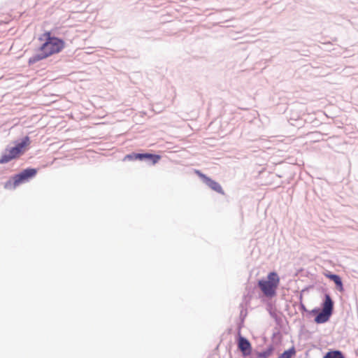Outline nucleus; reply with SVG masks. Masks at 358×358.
I'll list each match as a JSON object with an SVG mask.
<instances>
[{"label": "nucleus", "instance_id": "obj_11", "mask_svg": "<svg viewBox=\"0 0 358 358\" xmlns=\"http://www.w3.org/2000/svg\"><path fill=\"white\" fill-rule=\"evenodd\" d=\"M162 156L159 154L143 152V161L151 165H155L159 162Z\"/></svg>", "mask_w": 358, "mask_h": 358}, {"label": "nucleus", "instance_id": "obj_26", "mask_svg": "<svg viewBox=\"0 0 358 358\" xmlns=\"http://www.w3.org/2000/svg\"><path fill=\"white\" fill-rule=\"evenodd\" d=\"M296 121L300 122V121H301V120H296Z\"/></svg>", "mask_w": 358, "mask_h": 358}, {"label": "nucleus", "instance_id": "obj_13", "mask_svg": "<svg viewBox=\"0 0 358 358\" xmlns=\"http://www.w3.org/2000/svg\"><path fill=\"white\" fill-rule=\"evenodd\" d=\"M275 350V348L273 346V344H270L265 350L261 352L255 351V358H269V357L273 355Z\"/></svg>", "mask_w": 358, "mask_h": 358}, {"label": "nucleus", "instance_id": "obj_12", "mask_svg": "<svg viewBox=\"0 0 358 358\" xmlns=\"http://www.w3.org/2000/svg\"><path fill=\"white\" fill-rule=\"evenodd\" d=\"M259 299H261L262 303L266 304V310L268 311L271 317L276 314L277 309L275 302L272 301L271 299H267L261 295H259Z\"/></svg>", "mask_w": 358, "mask_h": 358}, {"label": "nucleus", "instance_id": "obj_17", "mask_svg": "<svg viewBox=\"0 0 358 358\" xmlns=\"http://www.w3.org/2000/svg\"><path fill=\"white\" fill-rule=\"evenodd\" d=\"M296 353V348L294 345H292L287 350H285L282 353H280L277 358H293L295 357Z\"/></svg>", "mask_w": 358, "mask_h": 358}, {"label": "nucleus", "instance_id": "obj_19", "mask_svg": "<svg viewBox=\"0 0 358 358\" xmlns=\"http://www.w3.org/2000/svg\"><path fill=\"white\" fill-rule=\"evenodd\" d=\"M299 299V309L301 311V313H302V315L303 316H305L306 315L308 309L306 308V306L303 303L302 293H300Z\"/></svg>", "mask_w": 358, "mask_h": 358}, {"label": "nucleus", "instance_id": "obj_22", "mask_svg": "<svg viewBox=\"0 0 358 358\" xmlns=\"http://www.w3.org/2000/svg\"><path fill=\"white\" fill-rule=\"evenodd\" d=\"M240 307L241 308V312H240V320H242V322H244L245 317L248 315V310L245 308H243V303L240 304Z\"/></svg>", "mask_w": 358, "mask_h": 358}, {"label": "nucleus", "instance_id": "obj_14", "mask_svg": "<svg viewBox=\"0 0 358 358\" xmlns=\"http://www.w3.org/2000/svg\"><path fill=\"white\" fill-rule=\"evenodd\" d=\"M322 358H345V354L340 350L329 349Z\"/></svg>", "mask_w": 358, "mask_h": 358}, {"label": "nucleus", "instance_id": "obj_20", "mask_svg": "<svg viewBox=\"0 0 358 358\" xmlns=\"http://www.w3.org/2000/svg\"><path fill=\"white\" fill-rule=\"evenodd\" d=\"M318 290L323 294V296L322 297V301L325 299L326 296H329L331 301H334L332 299L330 293L328 291V289L325 287H320L318 288Z\"/></svg>", "mask_w": 358, "mask_h": 358}, {"label": "nucleus", "instance_id": "obj_5", "mask_svg": "<svg viewBox=\"0 0 358 358\" xmlns=\"http://www.w3.org/2000/svg\"><path fill=\"white\" fill-rule=\"evenodd\" d=\"M38 169L36 168L27 167L22 169L17 173L14 174L4 184L5 189H15L21 184L29 182L37 174Z\"/></svg>", "mask_w": 358, "mask_h": 358}, {"label": "nucleus", "instance_id": "obj_7", "mask_svg": "<svg viewBox=\"0 0 358 358\" xmlns=\"http://www.w3.org/2000/svg\"><path fill=\"white\" fill-rule=\"evenodd\" d=\"M237 348L245 358L250 356L252 352L251 343L246 337L242 335L238 336Z\"/></svg>", "mask_w": 358, "mask_h": 358}, {"label": "nucleus", "instance_id": "obj_18", "mask_svg": "<svg viewBox=\"0 0 358 358\" xmlns=\"http://www.w3.org/2000/svg\"><path fill=\"white\" fill-rule=\"evenodd\" d=\"M150 31L138 29L136 31L135 36L138 38H150Z\"/></svg>", "mask_w": 358, "mask_h": 358}, {"label": "nucleus", "instance_id": "obj_3", "mask_svg": "<svg viewBox=\"0 0 358 358\" xmlns=\"http://www.w3.org/2000/svg\"><path fill=\"white\" fill-rule=\"evenodd\" d=\"M38 40L41 42L40 45L42 50H45L50 56L59 53L66 45L64 40L56 36L52 30L45 31Z\"/></svg>", "mask_w": 358, "mask_h": 358}, {"label": "nucleus", "instance_id": "obj_6", "mask_svg": "<svg viewBox=\"0 0 358 358\" xmlns=\"http://www.w3.org/2000/svg\"><path fill=\"white\" fill-rule=\"evenodd\" d=\"M194 173L199 177L202 182L205 183L208 187H209L212 190L222 195L224 194V191L218 182L212 179L210 177L208 176L200 170L194 169Z\"/></svg>", "mask_w": 358, "mask_h": 358}, {"label": "nucleus", "instance_id": "obj_9", "mask_svg": "<svg viewBox=\"0 0 358 358\" xmlns=\"http://www.w3.org/2000/svg\"><path fill=\"white\" fill-rule=\"evenodd\" d=\"M324 275L327 278H328L331 281L334 282V283L335 284L336 289L338 292H344L345 289H344V286H343V282L342 278L341 277L340 275L333 273L329 271H326L324 273Z\"/></svg>", "mask_w": 358, "mask_h": 358}, {"label": "nucleus", "instance_id": "obj_16", "mask_svg": "<svg viewBox=\"0 0 358 358\" xmlns=\"http://www.w3.org/2000/svg\"><path fill=\"white\" fill-rule=\"evenodd\" d=\"M123 161H143V152H132L129 154H127L124 156Z\"/></svg>", "mask_w": 358, "mask_h": 358}, {"label": "nucleus", "instance_id": "obj_27", "mask_svg": "<svg viewBox=\"0 0 358 358\" xmlns=\"http://www.w3.org/2000/svg\"><path fill=\"white\" fill-rule=\"evenodd\" d=\"M250 358H252V357H250Z\"/></svg>", "mask_w": 358, "mask_h": 358}, {"label": "nucleus", "instance_id": "obj_21", "mask_svg": "<svg viewBox=\"0 0 358 358\" xmlns=\"http://www.w3.org/2000/svg\"><path fill=\"white\" fill-rule=\"evenodd\" d=\"M271 317L274 319L276 325L278 326L280 329H283L282 319L280 316H278L277 315V313L273 315Z\"/></svg>", "mask_w": 358, "mask_h": 358}, {"label": "nucleus", "instance_id": "obj_2", "mask_svg": "<svg viewBox=\"0 0 358 358\" xmlns=\"http://www.w3.org/2000/svg\"><path fill=\"white\" fill-rule=\"evenodd\" d=\"M13 146L7 145L0 157V164H7L22 155L31 143L30 138L25 136L15 140Z\"/></svg>", "mask_w": 358, "mask_h": 358}, {"label": "nucleus", "instance_id": "obj_25", "mask_svg": "<svg viewBox=\"0 0 358 358\" xmlns=\"http://www.w3.org/2000/svg\"><path fill=\"white\" fill-rule=\"evenodd\" d=\"M311 288H313V285H309V286H307V287H304V288L301 290V293H302V294H303V293H304L305 292H308V291L310 289H311Z\"/></svg>", "mask_w": 358, "mask_h": 358}, {"label": "nucleus", "instance_id": "obj_4", "mask_svg": "<svg viewBox=\"0 0 358 358\" xmlns=\"http://www.w3.org/2000/svg\"><path fill=\"white\" fill-rule=\"evenodd\" d=\"M280 280V277L275 271H270L266 278L259 279L257 287L262 292L260 295L267 299H272L276 296Z\"/></svg>", "mask_w": 358, "mask_h": 358}, {"label": "nucleus", "instance_id": "obj_24", "mask_svg": "<svg viewBox=\"0 0 358 358\" xmlns=\"http://www.w3.org/2000/svg\"><path fill=\"white\" fill-rule=\"evenodd\" d=\"M243 324H244V322H242V320H240V322L237 324V331H238L237 334H238V336L241 335V329L243 327Z\"/></svg>", "mask_w": 358, "mask_h": 358}, {"label": "nucleus", "instance_id": "obj_8", "mask_svg": "<svg viewBox=\"0 0 358 358\" xmlns=\"http://www.w3.org/2000/svg\"><path fill=\"white\" fill-rule=\"evenodd\" d=\"M35 51V53L28 59L29 66H31L36 63L50 57L45 50H42L41 45H39Z\"/></svg>", "mask_w": 358, "mask_h": 358}, {"label": "nucleus", "instance_id": "obj_23", "mask_svg": "<svg viewBox=\"0 0 358 358\" xmlns=\"http://www.w3.org/2000/svg\"><path fill=\"white\" fill-rule=\"evenodd\" d=\"M310 135H313V137L317 139L316 141H320V137L323 136L324 134H322L320 131H314V132L310 133Z\"/></svg>", "mask_w": 358, "mask_h": 358}, {"label": "nucleus", "instance_id": "obj_1", "mask_svg": "<svg viewBox=\"0 0 358 358\" xmlns=\"http://www.w3.org/2000/svg\"><path fill=\"white\" fill-rule=\"evenodd\" d=\"M335 301H331L329 296H326L320 304L312 310H308L305 317L310 318L314 317V322L316 324H322L328 322L334 313Z\"/></svg>", "mask_w": 358, "mask_h": 358}, {"label": "nucleus", "instance_id": "obj_10", "mask_svg": "<svg viewBox=\"0 0 358 358\" xmlns=\"http://www.w3.org/2000/svg\"><path fill=\"white\" fill-rule=\"evenodd\" d=\"M257 284L252 285V284L248 283L245 288V292L243 296V301L246 304L248 305L255 292V289L257 288Z\"/></svg>", "mask_w": 358, "mask_h": 358}, {"label": "nucleus", "instance_id": "obj_15", "mask_svg": "<svg viewBox=\"0 0 358 358\" xmlns=\"http://www.w3.org/2000/svg\"><path fill=\"white\" fill-rule=\"evenodd\" d=\"M275 329L276 331L273 333L271 336V344H273V346L275 347L282 344L283 337L280 329H278L277 327H275Z\"/></svg>", "mask_w": 358, "mask_h": 358}]
</instances>
